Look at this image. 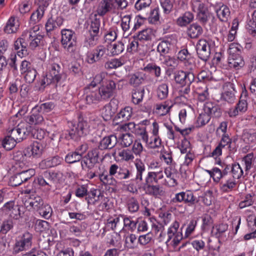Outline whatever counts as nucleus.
<instances>
[{"mask_svg":"<svg viewBox=\"0 0 256 256\" xmlns=\"http://www.w3.org/2000/svg\"><path fill=\"white\" fill-rule=\"evenodd\" d=\"M32 128L26 122H22L19 123L16 128H8L7 134L10 137L16 140L18 142H20L30 134Z\"/></svg>","mask_w":256,"mask_h":256,"instance_id":"obj_1","label":"nucleus"},{"mask_svg":"<svg viewBox=\"0 0 256 256\" xmlns=\"http://www.w3.org/2000/svg\"><path fill=\"white\" fill-rule=\"evenodd\" d=\"M61 43L64 48L70 54H73L76 45L75 32L69 29H63L61 30Z\"/></svg>","mask_w":256,"mask_h":256,"instance_id":"obj_2","label":"nucleus"},{"mask_svg":"<svg viewBox=\"0 0 256 256\" xmlns=\"http://www.w3.org/2000/svg\"><path fill=\"white\" fill-rule=\"evenodd\" d=\"M90 126L84 120L80 119L76 124L71 123L68 130V137L74 140H78L79 138L87 135L89 133Z\"/></svg>","mask_w":256,"mask_h":256,"instance_id":"obj_3","label":"nucleus"},{"mask_svg":"<svg viewBox=\"0 0 256 256\" xmlns=\"http://www.w3.org/2000/svg\"><path fill=\"white\" fill-rule=\"evenodd\" d=\"M39 27L36 26L29 30H26L22 33L23 38L26 40L27 44L29 43V46L32 49H34L40 44L43 37L39 34L38 32Z\"/></svg>","mask_w":256,"mask_h":256,"instance_id":"obj_4","label":"nucleus"},{"mask_svg":"<svg viewBox=\"0 0 256 256\" xmlns=\"http://www.w3.org/2000/svg\"><path fill=\"white\" fill-rule=\"evenodd\" d=\"M192 6L193 10L197 12L198 20L203 24H205L212 16L207 8L198 0H192Z\"/></svg>","mask_w":256,"mask_h":256,"instance_id":"obj_5","label":"nucleus"},{"mask_svg":"<svg viewBox=\"0 0 256 256\" xmlns=\"http://www.w3.org/2000/svg\"><path fill=\"white\" fill-rule=\"evenodd\" d=\"M35 174V170L33 168H28L27 170H22V172L12 176L9 180V184L12 186H16L22 183L28 181Z\"/></svg>","mask_w":256,"mask_h":256,"instance_id":"obj_6","label":"nucleus"},{"mask_svg":"<svg viewBox=\"0 0 256 256\" xmlns=\"http://www.w3.org/2000/svg\"><path fill=\"white\" fill-rule=\"evenodd\" d=\"M180 224L178 222L174 220L168 230V239L167 242L172 240V244L176 246L182 239V230H178Z\"/></svg>","mask_w":256,"mask_h":256,"instance_id":"obj_7","label":"nucleus"},{"mask_svg":"<svg viewBox=\"0 0 256 256\" xmlns=\"http://www.w3.org/2000/svg\"><path fill=\"white\" fill-rule=\"evenodd\" d=\"M32 236L28 232H26L18 237L14 248V252L18 254L20 252L28 249L32 245Z\"/></svg>","mask_w":256,"mask_h":256,"instance_id":"obj_8","label":"nucleus"},{"mask_svg":"<svg viewBox=\"0 0 256 256\" xmlns=\"http://www.w3.org/2000/svg\"><path fill=\"white\" fill-rule=\"evenodd\" d=\"M116 88L115 82L110 80L102 84L98 90L102 101L106 100L112 97Z\"/></svg>","mask_w":256,"mask_h":256,"instance_id":"obj_9","label":"nucleus"},{"mask_svg":"<svg viewBox=\"0 0 256 256\" xmlns=\"http://www.w3.org/2000/svg\"><path fill=\"white\" fill-rule=\"evenodd\" d=\"M107 49L102 46H100L92 52H88L86 56V61L88 64H94L106 57Z\"/></svg>","mask_w":256,"mask_h":256,"instance_id":"obj_10","label":"nucleus"},{"mask_svg":"<svg viewBox=\"0 0 256 256\" xmlns=\"http://www.w3.org/2000/svg\"><path fill=\"white\" fill-rule=\"evenodd\" d=\"M171 202L174 203L184 202L193 205L198 202L191 191L182 192L176 194L174 197L172 199Z\"/></svg>","mask_w":256,"mask_h":256,"instance_id":"obj_11","label":"nucleus"},{"mask_svg":"<svg viewBox=\"0 0 256 256\" xmlns=\"http://www.w3.org/2000/svg\"><path fill=\"white\" fill-rule=\"evenodd\" d=\"M20 208V206L16 204L14 201L7 202L2 207V210L6 214L9 215L11 218L16 220L22 217Z\"/></svg>","mask_w":256,"mask_h":256,"instance_id":"obj_12","label":"nucleus"},{"mask_svg":"<svg viewBox=\"0 0 256 256\" xmlns=\"http://www.w3.org/2000/svg\"><path fill=\"white\" fill-rule=\"evenodd\" d=\"M175 82L182 86L190 85L194 80V74L190 72L179 70L174 74Z\"/></svg>","mask_w":256,"mask_h":256,"instance_id":"obj_13","label":"nucleus"},{"mask_svg":"<svg viewBox=\"0 0 256 256\" xmlns=\"http://www.w3.org/2000/svg\"><path fill=\"white\" fill-rule=\"evenodd\" d=\"M196 52L198 57L204 61L209 58L210 54V46L206 40L201 39L198 40L196 44Z\"/></svg>","mask_w":256,"mask_h":256,"instance_id":"obj_14","label":"nucleus"},{"mask_svg":"<svg viewBox=\"0 0 256 256\" xmlns=\"http://www.w3.org/2000/svg\"><path fill=\"white\" fill-rule=\"evenodd\" d=\"M118 107V101L112 99L102 110V116L105 120H110L116 112Z\"/></svg>","mask_w":256,"mask_h":256,"instance_id":"obj_15","label":"nucleus"},{"mask_svg":"<svg viewBox=\"0 0 256 256\" xmlns=\"http://www.w3.org/2000/svg\"><path fill=\"white\" fill-rule=\"evenodd\" d=\"M43 146L38 142H34L24 151V156L29 158H38L42 153Z\"/></svg>","mask_w":256,"mask_h":256,"instance_id":"obj_16","label":"nucleus"},{"mask_svg":"<svg viewBox=\"0 0 256 256\" xmlns=\"http://www.w3.org/2000/svg\"><path fill=\"white\" fill-rule=\"evenodd\" d=\"M147 78L146 74L143 71H138L128 76V83L131 86L136 88L142 84Z\"/></svg>","mask_w":256,"mask_h":256,"instance_id":"obj_17","label":"nucleus"},{"mask_svg":"<svg viewBox=\"0 0 256 256\" xmlns=\"http://www.w3.org/2000/svg\"><path fill=\"white\" fill-rule=\"evenodd\" d=\"M60 66L56 64H53L51 65L50 69L48 74L46 75V80L48 84L49 83L48 80H50V82H58L62 78L60 73Z\"/></svg>","mask_w":256,"mask_h":256,"instance_id":"obj_18","label":"nucleus"},{"mask_svg":"<svg viewBox=\"0 0 256 256\" xmlns=\"http://www.w3.org/2000/svg\"><path fill=\"white\" fill-rule=\"evenodd\" d=\"M91 86H87L84 89L86 100L88 104H96L102 102L98 90H92Z\"/></svg>","mask_w":256,"mask_h":256,"instance_id":"obj_19","label":"nucleus"},{"mask_svg":"<svg viewBox=\"0 0 256 256\" xmlns=\"http://www.w3.org/2000/svg\"><path fill=\"white\" fill-rule=\"evenodd\" d=\"M203 110L210 116L219 118L222 115V110L219 106L212 102H206L204 104Z\"/></svg>","mask_w":256,"mask_h":256,"instance_id":"obj_20","label":"nucleus"},{"mask_svg":"<svg viewBox=\"0 0 256 256\" xmlns=\"http://www.w3.org/2000/svg\"><path fill=\"white\" fill-rule=\"evenodd\" d=\"M117 142L116 136L114 135L105 136L100 142L98 148L101 150L112 149L116 145Z\"/></svg>","mask_w":256,"mask_h":256,"instance_id":"obj_21","label":"nucleus"},{"mask_svg":"<svg viewBox=\"0 0 256 256\" xmlns=\"http://www.w3.org/2000/svg\"><path fill=\"white\" fill-rule=\"evenodd\" d=\"M114 8L113 0H102L97 8V13L99 16H103Z\"/></svg>","mask_w":256,"mask_h":256,"instance_id":"obj_22","label":"nucleus"},{"mask_svg":"<svg viewBox=\"0 0 256 256\" xmlns=\"http://www.w3.org/2000/svg\"><path fill=\"white\" fill-rule=\"evenodd\" d=\"M166 175V182L168 186H174L177 184L176 178L178 175L177 170L172 166L166 168L164 170Z\"/></svg>","mask_w":256,"mask_h":256,"instance_id":"obj_23","label":"nucleus"},{"mask_svg":"<svg viewBox=\"0 0 256 256\" xmlns=\"http://www.w3.org/2000/svg\"><path fill=\"white\" fill-rule=\"evenodd\" d=\"M62 158L58 156H54L42 160L39 164V166L42 169L56 166L61 164Z\"/></svg>","mask_w":256,"mask_h":256,"instance_id":"obj_24","label":"nucleus"},{"mask_svg":"<svg viewBox=\"0 0 256 256\" xmlns=\"http://www.w3.org/2000/svg\"><path fill=\"white\" fill-rule=\"evenodd\" d=\"M152 183H146L144 190L146 194L155 197H158L164 194V192L159 185H154Z\"/></svg>","mask_w":256,"mask_h":256,"instance_id":"obj_25","label":"nucleus"},{"mask_svg":"<svg viewBox=\"0 0 256 256\" xmlns=\"http://www.w3.org/2000/svg\"><path fill=\"white\" fill-rule=\"evenodd\" d=\"M216 12L218 18L222 22H226L230 16L229 8L224 4H220L216 6Z\"/></svg>","mask_w":256,"mask_h":256,"instance_id":"obj_26","label":"nucleus"},{"mask_svg":"<svg viewBox=\"0 0 256 256\" xmlns=\"http://www.w3.org/2000/svg\"><path fill=\"white\" fill-rule=\"evenodd\" d=\"M26 40H24L23 38L22 34V37L18 38L14 44V47L16 50H17V54L18 56L22 57L28 54L27 52V46L28 44L26 42Z\"/></svg>","mask_w":256,"mask_h":256,"instance_id":"obj_27","label":"nucleus"},{"mask_svg":"<svg viewBox=\"0 0 256 256\" xmlns=\"http://www.w3.org/2000/svg\"><path fill=\"white\" fill-rule=\"evenodd\" d=\"M247 102L246 100H241L234 108L230 109L228 111L230 117L236 116L245 112L247 110Z\"/></svg>","mask_w":256,"mask_h":256,"instance_id":"obj_28","label":"nucleus"},{"mask_svg":"<svg viewBox=\"0 0 256 256\" xmlns=\"http://www.w3.org/2000/svg\"><path fill=\"white\" fill-rule=\"evenodd\" d=\"M20 26L18 20L15 16H11L6 22L4 30L7 34L16 32Z\"/></svg>","mask_w":256,"mask_h":256,"instance_id":"obj_29","label":"nucleus"},{"mask_svg":"<svg viewBox=\"0 0 256 256\" xmlns=\"http://www.w3.org/2000/svg\"><path fill=\"white\" fill-rule=\"evenodd\" d=\"M236 180L232 177L227 178L224 182L220 184V190L224 192H228L232 190L236 186Z\"/></svg>","mask_w":256,"mask_h":256,"instance_id":"obj_30","label":"nucleus"},{"mask_svg":"<svg viewBox=\"0 0 256 256\" xmlns=\"http://www.w3.org/2000/svg\"><path fill=\"white\" fill-rule=\"evenodd\" d=\"M63 24V19L61 17H57L55 19L52 18H48L45 27L48 32L58 28Z\"/></svg>","mask_w":256,"mask_h":256,"instance_id":"obj_31","label":"nucleus"},{"mask_svg":"<svg viewBox=\"0 0 256 256\" xmlns=\"http://www.w3.org/2000/svg\"><path fill=\"white\" fill-rule=\"evenodd\" d=\"M225 88L226 90L222 94V98L229 103L234 102L236 99L234 94V85L232 84H230L226 85Z\"/></svg>","mask_w":256,"mask_h":256,"instance_id":"obj_32","label":"nucleus"},{"mask_svg":"<svg viewBox=\"0 0 256 256\" xmlns=\"http://www.w3.org/2000/svg\"><path fill=\"white\" fill-rule=\"evenodd\" d=\"M164 178V172H148L146 178V183L158 184Z\"/></svg>","mask_w":256,"mask_h":256,"instance_id":"obj_33","label":"nucleus"},{"mask_svg":"<svg viewBox=\"0 0 256 256\" xmlns=\"http://www.w3.org/2000/svg\"><path fill=\"white\" fill-rule=\"evenodd\" d=\"M132 113V108L130 106H126L118 114L114 120L120 122L128 120L131 117Z\"/></svg>","mask_w":256,"mask_h":256,"instance_id":"obj_34","label":"nucleus"},{"mask_svg":"<svg viewBox=\"0 0 256 256\" xmlns=\"http://www.w3.org/2000/svg\"><path fill=\"white\" fill-rule=\"evenodd\" d=\"M134 165L136 168L135 180L140 182L142 180L143 174L146 170L145 165L140 160H136Z\"/></svg>","mask_w":256,"mask_h":256,"instance_id":"obj_35","label":"nucleus"},{"mask_svg":"<svg viewBox=\"0 0 256 256\" xmlns=\"http://www.w3.org/2000/svg\"><path fill=\"white\" fill-rule=\"evenodd\" d=\"M202 28L197 24H191L188 30V34L192 38H198L202 34Z\"/></svg>","mask_w":256,"mask_h":256,"instance_id":"obj_36","label":"nucleus"},{"mask_svg":"<svg viewBox=\"0 0 256 256\" xmlns=\"http://www.w3.org/2000/svg\"><path fill=\"white\" fill-rule=\"evenodd\" d=\"M172 106H168L166 102L157 104L154 106V112L160 116H164L170 111Z\"/></svg>","mask_w":256,"mask_h":256,"instance_id":"obj_37","label":"nucleus"},{"mask_svg":"<svg viewBox=\"0 0 256 256\" xmlns=\"http://www.w3.org/2000/svg\"><path fill=\"white\" fill-rule=\"evenodd\" d=\"M205 171L208 172L210 178H212L214 181L216 182H219L220 180L224 176V171L222 172L221 170L218 168H214L211 170H206Z\"/></svg>","mask_w":256,"mask_h":256,"instance_id":"obj_38","label":"nucleus"},{"mask_svg":"<svg viewBox=\"0 0 256 256\" xmlns=\"http://www.w3.org/2000/svg\"><path fill=\"white\" fill-rule=\"evenodd\" d=\"M44 121L43 116L38 112L32 113L26 118V122L30 125H36L41 124Z\"/></svg>","mask_w":256,"mask_h":256,"instance_id":"obj_39","label":"nucleus"},{"mask_svg":"<svg viewBox=\"0 0 256 256\" xmlns=\"http://www.w3.org/2000/svg\"><path fill=\"white\" fill-rule=\"evenodd\" d=\"M186 86L182 88L179 91L180 98L183 102L190 101L192 98L190 85L186 84Z\"/></svg>","mask_w":256,"mask_h":256,"instance_id":"obj_40","label":"nucleus"},{"mask_svg":"<svg viewBox=\"0 0 256 256\" xmlns=\"http://www.w3.org/2000/svg\"><path fill=\"white\" fill-rule=\"evenodd\" d=\"M126 208L131 213H134L139 210V203L136 198L129 197L126 202Z\"/></svg>","mask_w":256,"mask_h":256,"instance_id":"obj_41","label":"nucleus"},{"mask_svg":"<svg viewBox=\"0 0 256 256\" xmlns=\"http://www.w3.org/2000/svg\"><path fill=\"white\" fill-rule=\"evenodd\" d=\"M122 226V216L119 215L115 218H111L108 220L107 226L114 230L117 227L120 228Z\"/></svg>","mask_w":256,"mask_h":256,"instance_id":"obj_42","label":"nucleus"},{"mask_svg":"<svg viewBox=\"0 0 256 256\" xmlns=\"http://www.w3.org/2000/svg\"><path fill=\"white\" fill-rule=\"evenodd\" d=\"M29 206L33 210L38 212L39 210L44 204L43 200L40 196H36L30 198L28 202Z\"/></svg>","mask_w":256,"mask_h":256,"instance_id":"obj_43","label":"nucleus"},{"mask_svg":"<svg viewBox=\"0 0 256 256\" xmlns=\"http://www.w3.org/2000/svg\"><path fill=\"white\" fill-rule=\"evenodd\" d=\"M43 174L44 178L46 179V181L50 182L51 186L62 176V173L60 172H50L48 171L44 172Z\"/></svg>","mask_w":256,"mask_h":256,"instance_id":"obj_44","label":"nucleus"},{"mask_svg":"<svg viewBox=\"0 0 256 256\" xmlns=\"http://www.w3.org/2000/svg\"><path fill=\"white\" fill-rule=\"evenodd\" d=\"M138 240L134 234H128L125 237V244L127 248L134 249L137 247Z\"/></svg>","mask_w":256,"mask_h":256,"instance_id":"obj_45","label":"nucleus"},{"mask_svg":"<svg viewBox=\"0 0 256 256\" xmlns=\"http://www.w3.org/2000/svg\"><path fill=\"white\" fill-rule=\"evenodd\" d=\"M168 94V87L166 84H162L156 88V94L160 100H164L167 98Z\"/></svg>","mask_w":256,"mask_h":256,"instance_id":"obj_46","label":"nucleus"},{"mask_svg":"<svg viewBox=\"0 0 256 256\" xmlns=\"http://www.w3.org/2000/svg\"><path fill=\"white\" fill-rule=\"evenodd\" d=\"M255 196L256 195L254 192L246 194L244 200L240 202V208H243L246 206H252L255 200Z\"/></svg>","mask_w":256,"mask_h":256,"instance_id":"obj_47","label":"nucleus"},{"mask_svg":"<svg viewBox=\"0 0 256 256\" xmlns=\"http://www.w3.org/2000/svg\"><path fill=\"white\" fill-rule=\"evenodd\" d=\"M228 64L231 68H238L244 65V62L241 56L228 57Z\"/></svg>","mask_w":256,"mask_h":256,"instance_id":"obj_48","label":"nucleus"},{"mask_svg":"<svg viewBox=\"0 0 256 256\" xmlns=\"http://www.w3.org/2000/svg\"><path fill=\"white\" fill-rule=\"evenodd\" d=\"M171 46L168 40L161 41L157 46V50L161 56H164L168 53Z\"/></svg>","mask_w":256,"mask_h":256,"instance_id":"obj_49","label":"nucleus"},{"mask_svg":"<svg viewBox=\"0 0 256 256\" xmlns=\"http://www.w3.org/2000/svg\"><path fill=\"white\" fill-rule=\"evenodd\" d=\"M38 212L43 218L48 220L52 216V210L49 204H44Z\"/></svg>","mask_w":256,"mask_h":256,"instance_id":"obj_50","label":"nucleus"},{"mask_svg":"<svg viewBox=\"0 0 256 256\" xmlns=\"http://www.w3.org/2000/svg\"><path fill=\"white\" fill-rule=\"evenodd\" d=\"M82 152L79 153L77 152H69L65 158V160L68 164H72L80 160L82 158Z\"/></svg>","mask_w":256,"mask_h":256,"instance_id":"obj_51","label":"nucleus"},{"mask_svg":"<svg viewBox=\"0 0 256 256\" xmlns=\"http://www.w3.org/2000/svg\"><path fill=\"white\" fill-rule=\"evenodd\" d=\"M242 48V46L238 44H230L228 50L229 57L241 56L240 54Z\"/></svg>","mask_w":256,"mask_h":256,"instance_id":"obj_52","label":"nucleus"},{"mask_svg":"<svg viewBox=\"0 0 256 256\" xmlns=\"http://www.w3.org/2000/svg\"><path fill=\"white\" fill-rule=\"evenodd\" d=\"M210 120L208 114L204 112L200 114L196 119V127H202L208 124Z\"/></svg>","mask_w":256,"mask_h":256,"instance_id":"obj_53","label":"nucleus"},{"mask_svg":"<svg viewBox=\"0 0 256 256\" xmlns=\"http://www.w3.org/2000/svg\"><path fill=\"white\" fill-rule=\"evenodd\" d=\"M230 177L236 180L240 178L244 174V172L238 164H233L231 168Z\"/></svg>","mask_w":256,"mask_h":256,"instance_id":"obj_54","label":"nucleus"},{"mask_svg":"<svg viewBox=\"0 0 256 256\" xmlns=\"http://www.w3.org/2000/svg\"><path fill=\"white\" fill-rule=\"evenodd\" d=\"M192 19L193 16L191 13L189 12H186L182 16L178 18L177 24L181 26H185L192 22Z\"/></svg>","mask_w":256,"mask_h":256,"instance_id":"obj_55","label":"nucleus"},{"mask_svg":"<svg viewBox=\"0 0 256 256\" xmlns=\"http://www.w3.org/2000/svg\"><path fill=\"white\" fill-rule=\"evenodd\" d=\"M153 32L151 28H146L140 31L137 35L138 38L140 40H148L151 39Z\"/></svg>","mask_w":256,"mask_h":256,"instance_id":"obj_56","label":"nucleus"},{"mask_svg":"<svg viewBox=\"0 0 256 256\" xmlns=\"http://www.w3.org/2000/svg\"><path fill=\"white\" fill-rule=\"evenodd\" d=\"M98 176L100 181L104 185H111L112 184V177L110 174H108L106 171H104L102 173L98 174Z\"/></svg>","mask_w":256,"mask_h":256,"instance_id":"obj_57","label":"nucleus"},{"mask_svg":"<svg viewBox=\"0 0 256 256\" xmlns=\"http://www.w3.org/2000/svg\"><path fill=\"white\" fill-rule=\"evenodd\" d=\"M124 49V44L122 42H118L112 45L110 52L112 56L121 54Z\"/></svg>","mask_w":256,"mask_h":256,"instance_id":"obj_58","label":"nucleus"},{"mask_svg":"<svg viewBox=\"0 0 256 256\" xmlns=\"http://www.w3.org/2000/svg\"><path fill=\"white\" fill-rule=\"evenodd\" d=\"M98 162L96 160L89 158L88 156L84 157L82 160L81 165L82 169L84 170L86 168L92 169L94 167L95 164Z\"/></svg>","mask_w":256,"mask_h":256,"instance_id":"obj_59","label":"nucleus"},{"mask_svg":"<svg viewBox=\"0 0 256 256\" xmlns=\"http://www.w3.org/2000/svg\"><path fill=\"white\" fill-rule=\"evenodd\" d=\"M100 26L99 19L94 18L92 20L88 29L89 34H98Z\"/></svg>","mask_w":256,"mask_h":256,"instance_id":"obj_60","label":"nucleus"},{"mask_svg":"<svg viewBox=\"0 0 256 256\" xmlns=\"http://www.w3.org/2000/svg\"><path fill=\"white\" fill-rule=\"evenodd\" d=\"M17 142L16 140L10 138V136L7 134V136L2 140V144L6 150H9L12 149Z\"/></svg>","mask_w":256,"mask_h":256,"instance_id":"obj_61","label":"nucleus"},{"mask_svg":"<svg viewBox=\"0 0 256 256\" xmlns=\"http://www.w3.org/2000/svg\"><path fill=\"white\" fill-rule=\"evenodd\" d=\"M134 134L136 136H139L145 142H148V132L146 131V128L144 127H140L138 126L136 130H134Z\"/></svg>","mask_w":256,"mask_h":256,"instance_id":"obj_62","label":"nucleus"},{"mask_svg":"<svg viewBox=\"0 0 256 256\" xmlns=\"http://www.w3.org/2000/svg\"><path fill=\"white\" fill-rule=\"evenodd\" d=\"M118 156L120 158V160L130 161L134 159V156L132 152L128 150H123L118 152Z\"/></svg>","mask_w":256,"mask_h":256,"instance_id":"obj_63","label":"nucleus"},{"mask_svg":"<svg viewBox=\"0 0 256 256\" xmlns=\"http://www.w3.org/2000/svg\"><path fill=\"white\" fill-rule=\"evenodd\" d=\"M144 88L138 89L132 93V101L134 104H138L140 103L144 97Z\"/></svg>","mask_w":256,"mask_h":256,"instance_id":"obj_64","label":"nucleus"}]
</instances>
